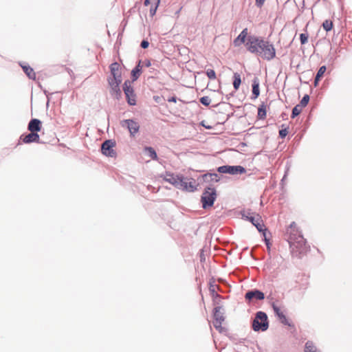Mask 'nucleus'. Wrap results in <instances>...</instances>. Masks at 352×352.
<instances>
[{
    "label": "nucleus",
    "instance_id": "obj_1",
    "mask_svg": "<svg viewBox=\"0 0 352 352\" xmlns=\"http://www.w3.org/2000/svg\"><path fill=\"white\" fill-rule=\"evenodd\" d=\"M245 47L249 52L260 56L263 59L270 60L276 56L274 45L257 36H249L245 43Z\"/></svg>",
    "mask_w": 352,
    "mask_h": 352
},
{
    "label": "nucleus",
    "instance_id": "obj_2",
    "mask_svg": "<svg viewBox=\"0 0 352 352\" xmlns=\"http://www.w3.org/2000/svg\"><path fill=\"white\" fill-rule=\"evenodd\" d=\"M289 234L288 242L292 255L300 256L307 253L309 247L302 235H301L296 227L295 222H292L287 229Z\"/></svg>",
    "mask_w": 352,
    "mask_h": 352
},
{
    "label": "nucleus",
    "instance_id": "obj_3",
    "mask_svg": "<svg viewBox=\"0 0 352 352\" xmlns=\"http://www.w3.org/2000/svg\"><path fill=\"white\" fill-rule=\"evenodd\" d=\"M163 180L174 186L175 188L188 192L197 190V184L195 179L184 177L182 175L166 172L160 176Z\"/></svg>",
    "mask_w": 352,
    "mask_h": 352
},
{
    "label": "nucleus",
    "instance_id": "obj_4",
    "mask_svg": "<svg viewBox=\"0 0 352 352\" xmlns=\"http://www.w3.org/2000/svg\"><path fill=\"white\" fill-rule=\"evenodd\" d=\"M242 216L244 219L250 221L259 232H263L265 237L266 228L261 217L258 214L251 212L250 210H244L242 213Z\"/></svg>",
    "mask_w": 352,
    "mask_h": 352
},
{
    "label": "nucleus",
    "instance_id": "obj_5",
    "mask_svg": "<svg viewBox=\"0 0 352 352\" xmlns=\"http://www.w3.org/2000/svg\"><path fill=\"white\" fill-rule=\"evenodd\" d=\"M267 316L265 313L258 311L252 322V328L254 331H264L268 328Z\"/></svg>",
    "mask_w": 352,
    "mask_h": 352
},
{
    "label": "nucleus",
    "instance_id": "obj_6",
    "mask_svg": "<svg viewBox=\"0 0 352 352\" xmlns=\"http://www.w3.org/2000/svg\"><path fill=\"white\" fill-rule=\"evenodd\" d=\"M216 190L213 188H208L203 192L201 196L202 206L204 209L212 206L216 199Z\"/></svg>",
    "mask_w": 352,
    "mask_h": 352
},
{
    "label": "nucleus",
    "instance_id": "obj_7",
    "mask_svg": "<svg viewBox=\"0 0 352 352\" xmlns=\"http://www.w3.org/2000/svg\"><path fill=\"white\" fill-rule=\"evenodd\" d=\"M116 142L112 140L104 141L101 146L102 153L107 157H116L117 155L114 148L116 147Z\"/></svg>",
    "mask_w": 352,
    "mask_h": 352
},
{
    "label": "nucleus",
    "instance_id": "obj_8",
    "mask_svg": "<svg viewBox=\"0 0 352 352\" xmlns=\"http://www.w3.org/2000/svg\"><path fill=\"white\" fill-rule=\"evenodd\" d=\"M123 90L126 96L128 103L130 105H135L136 103L135 94L131 85V82L126 80L123 85Z\"/></svg>",
    "mask_w": 352,
    "mask_h": 352
},
{
    "label": "nucleus",
    "instance_id": "obj_9",
    "mask_svg": "<svg viewBox=\"0 0 352 352\" xmlns=\"http://www.w3.org/2000/svg\"><path fill=\"white\" fill-rule=\"evenodd\" d=\"M122 82V77L111 76L108 78V83L112 90L117 95H120V84Z\"/></svg>",
    "mask_w": 352,
    "mask_h": 352
},
{
    "label": "nucleus",
    "instance_id": "obj_10",
    "mask_svg": "<svg viewBox=\"0 0 352 352\" xmlns=\"http://www.w3.org/2000/svg\"><path fill=\"white\" fill-rule=\"evenodd\" d=\"M122 126H126L131 135H134L136 134L140 129V125L138 122L133 120H125L122 122Z\"/></svg>",
    "mask_w": 352,
    "mask_h": 352
},
{
    "label": "nucleus",
    "instance_id": "obj_11",
    "mask_svg": "<svg viewBox=\"0 0 352 352\" xmlns=\"http://www.w3.org/2000/svg\"><path fill=\"white\" fill-rule=\"evenodd\" d=\"M38 140L39 135L37 134V133H33L31 131L29 134H23L20 137V140L25 144L38 142Z\"/></svg>",
    "mask_w": 352,
    "mask_h": 352
},
{
    "label": "nucleus",
    "instance_id": "obj_12",
    "mask_svg": "<svg viewBox=\"0 0 352 352\" xmlns=\"http://www.w3.org/2000/svg\"><path fill=\"white\" fill-rule=\"evenodd\" d=\"M245 300L248 301H250L254 298L256 300H263L265 298V295L262 292L255 289L248 292L245 294Z\"/></svg>",
    "mask_w": 352,
    "mask_h": 352
},
{
    "label": "nucleus",
    "instance_id": "obj_13",
    "mask_svg": "<svg viewBox=\"0 0 352 352\" xmlns=\"http://www.w3.org/2000/svg\"><path fill=\"white\" fill-rule=\"evenodd\" d=\"M272 307L280 321L284 324H288V321L285 315L284 311L278 307L275 303H272Z\"/></svg>",
    "mask_w": 352,
    "mask_h": 352
},
{
    "label": "nucleus",
    "instance_id": "obj_14",
    "mask_svg": "<svg viewBox=\"0 0 352 352\" xmlns=\"http://www.w3.org/2000/svg\"><path fill=\"white\" fill-rule=\"evenodd\" d=\"M248 34V29L245 28L240 34L234 40V46L238 47L245 43V39Z\"/></svg>",
    "mask_w": 352,
    "mask_h": 352
},
{
    "label": "nucleus",
    "instance_id": "obj_15",
    "mask_svg": "<svg viewBox=\"0 0 352 352\" xmlns=\"http://www.w3.org/2000/svg\"><path fill=\"white\" fill-rule=\"evenodd\" d=\"M41 121L37 119H32L28 124V130L33 133H37L41 130Z\"/></svg>",
    "mask_w": 352,
    "mask_h": 352
},
{
    "label": "nucleus",
    "instance_id": "obj_16",
    "mask_svg": "<svg viewBox=\"0 0 352 352\" xmlns=\"http://www.w3.org/2000/svg\"><path fill=\"white\" fill-rule=\"evenodd\" d=\"M111 76L120 77V65L119 63L115 62L110 65Z\"/></svg>",
    "mask_w": 352,
    "mask_h": 352
},
{
    "label": "nucleus",
    "instance_id": "obj_17",
    "mask_svg": "<svg viewBox=\"0 0 352 352\" xmlns=\"http://www.w3.org/2000/svg\"><path fill=\"white\" fill-rule=\"evenodd\" d=\"M245 173V169L241 166H229V174L236 175Z\"/></svg>",
    "mask_w": 352,
    "mask_h": 352
},
{
    "label": "nucleus",
    "instance_id": "obj_18",
    "mask_svg": "<svg viewBox=\"0 0 352 352\" xmlns=\"http://www.w3.org/2000/svg\"><path fill=\"white\" fill-rule=\"evenodd\" d=\"M141 61H139L138 65L132 70L131 75L133 80H136L142 74Z\"/></svg>",
    "mask_w": 352,
    "mask_h": 352
},
{
    "label": "nucleus",
    "instance_id": "obj_19",
    "mask_svg": "<svg viewBox=\"0 0 352 352\" xmlns=\"http://www.w3.org/2000/svg\"><path fill=\"white\" fill-rule=\"evenodd\" d=\"M252 94L254 96L255 98H256L260 94L259 82H258V79L257 78H255L253 80Z\"/></svg>",
    "mask_w": 352,
    "mask_h": 352
},
{
    "label": "nucleus",
    "instance_id": "obj_20",
    "mask_svg": "<svg viewBox=\"0 0 352 352\" xmlns=\"http://www.w3.org/2000/svg\"><path fill=\"white\" fill-rule=\"evenodd\" d=\"M326 69H327V68L325 66H322L319 68V69L317 72L316 76L315 78V80H314V85L315 86H317L320 78L323 76L324 72H326Z\"/></svg>",
    "mask_w": 352,
    "mask_h": 352
},
{
    "label": "nucleus",
    "instance_id": "obj_21",
    "mask_svg": "<svg viewBox=\"0 0 352 352\" xmlns=\"http://www.w3.org/2000/svg\"><path fill=\"white\" fill-rule=\"evenodd\" d=\"M267 110L266 105L262 104L259 106L258 109V118L261 120H264L266 118Z\"/></svg>",
    "mask_w": 352,
    "mask_h": 352
},
{
    "label": "nucleus",
    "instance_id": "obj_22",
    "mask_svg": "<svg viewBox=\"0 0 352 352\" xmlns=\"http://www.w3.org/2000/svg\"><path fill=\"white\" fill-rule=\"evenodd\" d=\"M233 78V87L235 90H238L241 83V76L238 73H234Z\"/></svg>",
    "mask_w": 352,
    "mask_h": 352
},
{
    "label": "nucleus",
    "instance_id": "obj_23",
    "mask_svg": "<svg viewBox=\"0 0 352 352\" xmlns=\"http://www.w3.org/2000/svg\"><path fill=\"white\" fill-rule=\"evenodd\" d=\"M221 307H216L214 309V320H224V317L221 312Z\"/></svg>",
    "mask_w": 352,
    "mask_h": 352
},
{
    "label": "nucleus",
    "instance_id": "obj_24",
    "mask_svg": "<svg viewBox=\"0 0 352 352\" xmlns=\"http://www.w3.org/2000/svg\"><path fill=\"white\" fill-rule=\"evenodd\" d=\"M305 352H318L316 347L311 341H308L305 344Z\"/></svg>",
    "mask_w": 352,
    "mask_h": 352
},
{
    "label": "nucleus",
    "instance_id": "obj_25",
    "mask_svg": "<svg viewBox=\"0 0 352 352\" xmlns=\"http://www.w3.org/2000/svg\"><path fill=\"white\" fill-rule=\"evenodd\" d=\"M223 321L224 320H214V321H213L214 327L220 333L225 331V328L222 327V323Z\"/></svg>",
    "mask_w": 352,
    "mask_h": 352
},
{
    "label": "nucleus",
    "instance_id": "obj_26",
    "mask_svg": "<svg viewBox=\"0 0 352 352\" xmlns=\"http://www.w3.org/2000/svg\"><path fill=\"white\" fill-rule=\"evenodd\" d=\"M23 71L27 74V76L32 79H34L36 77V74L34 72L33 69L29 66L23 67Z\"/></svg>",
    "mask_w": 352,
    "mask_h": 352
},
{
    "label": "nucleus",
    "instance_id": "obj_27",
    "mask_svg": "<svg viewBox=\"0 0 352 352\" xmlns=\"http://www.w3.org/2000/svg\"><path fill=\"white\" fill-rule=\"evenodd\" d=\"M322 28L327 32L331 30L333 28V23L331 20H325L322 23Z\"/></svg>",
    "mask_w": 352,
    "mask_h": 352
},
{
    "label": "nucleus",
    "instance_id": "obj_28",
    "mask_svg": "<svg viewBox=\"0 0 352 352\" xmlns=\"http://www.w3.org/2000/svg\"><path fill=\"white\" fill-rule=\"evenodd\" d=\"M302 109L303 107H300L299 104L296 105L292 110V118H294L298 116L302 112Z\"/></svg>",
    "mask_w": 352,
    "mask_h": 352
},
{
    "label": "nucleus",
    "instance_id": "obj_29",
    "mask_svg": "<svg viewBox=\"0 0 352 352\" xmlns=\"http://www.w3.org/2000/svg\"><path fill=\"white\" fill-rule=\"evenodd\" d=\"M219 289V286L217 285H210L209 287V291L212 296L217 297V290Z\"/></svg>",
    "mask_w": 352,
    "mask_h": 352
},
{
    "label": "nucleus",
    "instance_id": "obj_30",
    "mask_svg": "<svg viewBox=\"0 0 352 352\" xmlns=\"http://www.w3.org/2000/svg\"><path fill=\"white\" fill-rule=\"evenodd\" d=\"M145 150L148 152L149 156L153 160H157V153H156V152L155 151V150L153 148H151V147H146Z\"/></svg>",
    "mask_w": 352,
    "mask_h": 352
},
{
    "label": "nucleus",
    "instance_id": "obj_31",
    "mask_svg": "<svg viewBox=\"0 0 352 352\" xmlns=\"http://www.w3.org/2000/svg\"><path fill=\"white\" fill-rule=\"evenodd\" d=\"M206 75L208 78L210 80H215L217 78L215 72L211 69H207Z\"/></svg>",
    "mask_w": 352,
    "mask_h": 352
},
{
    "label": "nucleus",
    "instance_id": "obj_32",
    "mask_svg": "<svg viewBox=\"0 0 352 352\" xmlns=\"http://www.w3.org/2000/svg\"><path fill=\"white\" fill-rule=\"evenodd\" d=\"M308 38H309V34L307 32L300 34V43L302 45H305V43H307L308 41Z\"/></svg>",
    "mask_w": 352,
    "mask_h": 352
},
{
    "label": "nucleus",
    "instance_id": "obj_33",
    "mask_svg": "<svg viewBox=\"0 0 352 352\" xmlns=\"http://www.w3.org/2000/svg\"><path fill=\"white\" fill-rule=\"evenodd\" d=\"M309 101V95H305L302 99L301 100L300 102L298 104L300 107H302L303 108L305 107L308 102Z\"/></svg>",
    "mask_w": 352,
    "mask_h": 352
},
{
    "label": "nucleus",
    "instance_id": "obj_34",
    "mask_svg": "<svg viewBox=\"0 0 352 352\" xmlns=\"http://www.w3.org/2000/svg\"><path fill=\"white\" fill-rule=\"evenodd\" d=\"M200 102L202 104L208 106L211 102V100L208 96H204L200 98Z\"/></svg>",
    "mask_w": 352,
    "mask_h": 352
},
{
    "label": "nucleus",
    "instance_id": "obj_35",
    "mask_svg": "<svg viewBox=\"0 0 352 352\" xmlns=\"http://www.w3.org/2000/svg\"><path fill=\"white\" fill-rule=\"evenodd\" d=\"M217 170L221 173H229V166H219Z\"/></svg>",
    "mask_w": 352,
    "mask_h": 352
},
{
    "label": "nucleus",
    "instance_id": "obj_36",
    "mask_svg": "<svg viewBox=\"0 0 352 352\" xmlns=\"http://www.w3.org/2000/svg\"><path fill=\"white\" fill-rule=\"evenodd\" d=\"M288 134V131L287 129H281L279 131V135L280 138H284Z\"/></svg>",
    "mask_w": 352,
    "mask_h": 352
},
{
    "label": "nucleus",
    "instance_id": "obj_37",
    "mask_svg": "<svg viewBox=\"0 0 352 352\" xmlns=\"http://www.w3.org/2000/svg\"><path fill=\"white\" fill-rule=\"evenodd\" d=\"M213 299V302L215 305H219L221 302V296L217 294V297L212 296Z\"/></svg>",
    "mask_w": 352,
    "mask_h": 352
},
{
    "label": "nucleus",
    "instance_id": "obj_38",
    "mask_svg": "<svg viewBox=\"0 0 352 352\" xmlns=\"http://www.w3.org/2000/svg\"><path fill=\"white\" fill-rule=\"evenodd\" d=\"M148 42L147 41H142L141 43V47L144 49H146L148 47Z\"/></svg>",
    "mask_w": 352,
    "mask_h": 352
},
{
    "label": "nucleus",
    "instance_id": "obj_39",
    "mask_svg": "<svg viewBox=\"0 0 352 352\" xmlns=\"http://www.w3.org/2000/svg\"><path fill=\"white\" fill-rule=\"evenodd\" d=\"M265 2V0H256V5L261 8Z\"/></svg>",
    "mask_w": 352,
    "mask_h": 352
},
{
    "label": "nucleus",
    "instance_id": "obj_40",
    "mask_svg": "<svg viewBox=\"0 0 352 352\" xmlns=\"http://www.w3.org/2000/svg\"><path fill=\"white\" fill-rule=\"evenodd\" d=\"M158 5H157V3H156V6L154 8H151L150 10V13L152 16H153L155 12H156V10H157V8Z\"/></svg>",
    "mask_w": 352,
    "mask_h": 352
},
{
    "label": "nucleus",
    "instance_id": "obj_41",
    "mask_svg": "<svg viewBox=\"0 0 352 352\" xmlns=\"http://www.w3.org/2000/svg\"><path fill=\"white\" fill-rule=\"evenodd\" d=\"M168 101L169 102H177V98L175 96H173L171 98H169L168 99Z\"/></svg>",
    "mask_w": 352,
    "mask_h": 352
},
{
    "label": "nucleus",
    "instance_id": "obj_42",
    "mask_svg": "<svg viewBox=\"0 0 352 352\" xmlns=\"http://www.w3.org/2000/svg\"><path fill=\"white\" fill-rule=\"evenodd\" d=\"M150 3H151V0H145L144 3L145 6H148Z\"/></svg>",
    "mask_w": 352,
    "mask_h": 352
},
{
    "label": "nucleus",
    "instance_id": "obj_43",
    "mask_svg": "<svg viewBox=\"0 0 352 352\" xmlns=\"http://www.w3.org/2000/svg\"><path fill=\"white\" fill-rule=\"evenodd\" d=\"M145 65L146 67H150L151 66V62L149 60H147L145 63Z\"/></svg>",
    "mask_w": 352,
    "mask_h": 352
},
{
    "label": "nucleus",
    "instance_id": "obj_44",
    "mask_svg": "<svg viewBox=\"0 0 352 352\" xmlns=\"http://www.w3.org/2000/svg\"><path fill=\"white\" fill-rule=\"evenodd\" d=\"M265 241H266L267 245H268V240L266 238H265Z\"/></svg>",
    "mask_w": 352,
    "mask_h": 352
},
{
    "label": "nucleus",
    "instance_id": "obj_45",
    "mask_svg": "<svg viewBox=\"0 0 352 352\" xmlns=\"http://www.w3.org/2000/svg\"><path fill=\"white\" fill-rule=\"evenodd\" d=\"M157 5H159L160 0H157Z\"/></svg>",
    "mask_w": 352,
    "mask_h": 352
},
{
    "label": "nucleus",
    "instance_id": "obj_46",
    "mask_svg": "<svg viewBox=\"0 0 352 352\" xmlns=\"http://www.w3.org/2000/svg\"><path fill=\"white\" fill-rule=\"evenodd\" d=\"M306 28H307V25L306 26ZM305 32H307V28H305Z\"/></svg>",
    "mask_w": 352,
    "mask_h": 352
}]
</instances>
